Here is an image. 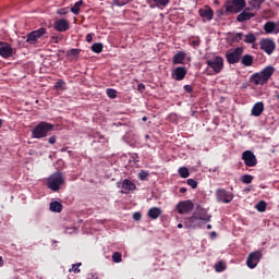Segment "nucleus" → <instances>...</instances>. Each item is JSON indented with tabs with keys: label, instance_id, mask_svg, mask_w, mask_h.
Segmentation results:
<instances>
[{
	"label": "nucleus",
	"instance_id": "63",
	"mask_svg": "<svg viewBox=\"0 0 279 279\" xmlns=\"http://www.w3.org/2000/svg\"><path fill=\"white\" fill-rule=\"evenodd\" d=\"M142 121H147V117H143V118H142Z\"/></svg>",
	"mask_w": 279,
	"mask_h": 279
},
{
	"label": "nucleus",
	"instance_id": "25",
	"mask_svg": "<svg viewBox=\"0 0 279 279\" xmlns=\"http://www.w3.org/2000/svg\"><path fill=\"white\" fill-rule=\"evenodd\" d=\"M241 64H243V66H252V64H254V57L252 54H244L241 58Z\"/></svg>",
	"mask_w": 279,
	"mask_h": 279
},
{
	"label": "nucleus",
	"instance_id": "42",
	"mask_svg": "<svg viewBox=\"0 0 279 279\" xmlns=\"http://www.w3.org/2000/svg\"><path fill=\"white\" fill-rule=\"evenodd\" d=\"M106 93H107V97H109V99H117V92H116V89L107 88Z\"/></svg>",
	"mask_w": 279,
	"mask_h": 279
},
{
	"label": "nucleus",
	"instance_id": "57",
	"mask_svg": "<svg viewBox=\"0 0 279 279\" xmlns=\"http://www.w3.org/2000/svg\"><path fill=\"white\" fill-rule=\"evenodd\" d=\"M177 228L182 229V228H184V225L179 223V225L177 226Z\"/></svg>",
	"mask_w": 279,
	"mask_h": 279
},
{
	"label": "nucleus",
	"instance_id": "53",
	"mask_svg": "<svg viewBox=\"0 0 279 279\" xmlns=\"http://www.w3.org/2000/svg\"><path fill=\"white\" fill-rule=\"evenodd\" d=\"M86 41H87V43H93V35L87 34V35H86Z\"/></svg>",
	"mask_w": 279,
	"mask_h": 279
},
{
	"label": "nucleus",
	"instance_id": "28",
	"mask_svg": "<svg viewBox=\"0 0 279 279\" xmlns=\"http://www.w3.org/2000/svg\"><path fill=\"white\" fill-rule=\"evenodd\" d=\"M264 32H266V34H274V32H276V23L275 22H267L264 25Z\"/></svg>",
	"mask_w": 279,
	"mask_h": 279
},
{
	"label": "nucleus",
	"instance_id": "19",
	"mask_svg": "<svg viewBox=\"0 0 279 279\" xmlns=\"http://www.w3.org/2000/svg\"><path fill=\"white\" fill-rule=\"evenodd\" d=\"M121 189L122 194L132 193V191H136V184L132 182L130 179H124L122 180Z\"/></svg>",
	"mask_w": 279,
	"mask_h": 279
},
{
	"label": "nucleus",
	"instance_id": "1",
	"mask_svg": "<svg viewBox=\"0 0 279 279\" xmlns=\"http://www.w3.org/2000/svg\"><path fill=\"white\" fill-rule=\"evenodd\" d=\"M276 72V69L271 65H268L264 68L260 72L254 73L250 77V82H253L255 86H264V84H267L269 80L271 78V75Z\"/></svg>",
	"mask_w": 279,
	"mask_h": 279
},
{
	"label": "nucleus",
	"instance_id": "59",
	"mask_svg": "<svg viewBox=\"0 0 279 279\" xmlns=\"http://www.w3.org/2000/svg\"><path fill=\"white\" fill-rule=\"evenodd\" d=\"M3 128V120L0 119V129Z\"/></svg>",
	"mask_w": 279,
	"mask_h": 279
},
{
	"label": "nucleus",
	"instance_id": "16",
	"mask_svg": "<svg viewBox=\"0 0 279 279\" xmlns=\"http://www.w3.org/2000/svg\"><path fill=\"white\" fill-rule=\"evenodd\" d=\"M187 72L189 71L186 70V68L178 66L172 71L171 77H172V80H175V82H182V80H184V77H186Z\"/></svg>",
	"mask_w": 279,
	"mask_h": 279
},
{
	"label": "nucleus",
	"instance_id": "11",
	"mask_svg": "<svg viewBox=\"0 0 279 279\" xmlns=\"http://www.w3.org/2000/svg\"><path fill=\"white\" fill-rule=\"evenodd\" d=\"M242 160L246 167H256L258 165V159H256V155L252 150H245L242 154Z\"/></svg>",
	"mask_w": 279,
	"mask_h": 279
},
{
	"label": "nucleus",
	"instance_id": "61",
	"mask_svg": "<svg viewBox=\"0 0 279 279\" xmlns=\"http://www.w3.org/2000/svg\"><path fill=\"white\" fill-rule=\"evenodd\" d=\"M146 141H149V134L145 135Z\"/></svg>",
	"mask_w": 279,
	"mask_h": 279
},
{
	"label": "nucleus",
	"instance_id": "29",
	"mask_svg": "<svg viewBox=\"0 0 279 279\" xmlns=\"http://www.w3.org/2000/svg\"><path fill=\"white\" fill-rule=\"evenodd\" d=\"M189 45H191V47H193L194 49H197V47H199V45H202V39L197 36H192L189 39Z\"/></svg>",
	"mask_w": 279,
	"mask_h": 279
},
{
	"label": "nucleus",
	"instance_id": "2",
	"mask_svg": "<svg viewBox=\"0 0 279 279\" xmlns=\"http://www.w3.org/2000/svg\"><path fill=\"white\" fill-rule=\"evenodd\" d=\"M49 132H53V124L41 121L32 130L33 138H47Z\"/></svg>",
	"mask_w": 279,
	"mask_h": 279
},
{
	"label": "nucleus",
	"instance_id": "40",
	"mask_svg": "<svg viewBox=\"0 0 279 279\" xmlns=\"http://www.w3.org/2000/svg\"><path fill=\"white\" fill-rule=\"evenodd\" d=\"M232 43H241L243 40V33H236L231 36Z\"/></svg>",
	"mask_w": 279,
	"mask_h": 279
},
{
	"label": "nucleus",
	"instance_id": "5",
	"mask_svg": "<svg viewBox=\"0 0 279 279\" xmlns=\"http://www.w3.org/2000/svg\"><path fill=\"white\" fill-rule=\"evenodd\" d=\"M245 49L243 47H238L234 50L228 51L226 53V59L229 64H239Z\"/></svg>",
	"mask_w": 279,
	"mask_h": 279
},
{
	"label": "nucleus",
	"instance_id": "8",
	"mask_svg": "<svg viewBox=\"0 0 279 279\" xmlns=\"http://www.w3.org/2000/svg\"><path fill=\"white\" fill-rule=\"evenodd\" d=\"M45 34H47V28L45 27L33 31L26 35V43H28V45H36V43H38V39L43 38Z\"/></svg>",
	"mask_w": 279,
	"mask_h": 279
},
{
	"label": "nucleus",
	"instance_id": "27",
	"mask_svg": "<svg viewBox=\"0 0 279 279\" xmlns=\"http://www.w3.org/2000/svg\"><path fill=\"white\" fill-rule=\"evenodd\" d=\"M82 5H84V0H78L77 2L74 3V5L70 9V12H72V14H80V9L82 8Z\"/></svg>",
	"mask_w": 279,
	"mask_h": 279
},
{
	"label": "nucleus",
	"instance_id": "34",
	"mask_svg": "<svg viewBox=\"0 0 279 279\" xmlns=\"http://www.w3.org/2000/svg\"><path fill=\"white\" fill-rule=\"evenodd\" d=\"M80 267H82V263H76V264H73L72 267L69 269V272L70 274H81V269Z\"/></svg>",
	"mask_w": 279,
	"mask_h": 279
},
{
	"label": "nucleus",
	"instance_id": "56",
	"mask_svg": "<svg viewBox=\"0 0 279 279\" xmlns=\"http://www.w3.org/2000/svg\"><path fill=\"white\" fill-rule=\"evenodd\" d=\"M0 267H3V257L0 256Z\"/></svg>",
	"mask_w": 279,
	"mask_h": 279
},
{
	"label": "nucleus",
	"instance_id": "60",
	"mask_svg": "<svg viewBox=\"0 0 279 279\" xmlns=\"http://www.w3.org/2000/svg\"><path fill=\"white\" fill-rule=\"evenodd\" d=\"M66 151V147L61 148V153L64 154Z\"/></svg>",
	"mask_w": 279,
	"mask_h": 279
},
{
	"label": "nucleus",
	"instance_id": "45",
	"mask_svg": "<svg viewBox=\"0 0 279 279\" xmlns=\"http://www.w3.org/2000/svg\"><path fill=\"white\" fill-rule=\"evenodd\" d=\"M57 14H59L60 16H66V14H69V8H62L57 10Z\"/></svg>",
	"mask_w": 279,
	"mask_h": 279
},
{
	"label": "nucleus",
	"instance_id": "24",
	"mask_svg": "<svg viewBox=\"0 0 279 279\" xmlns=\"http://www.w3.org/2000/svg\"><path fill=\"white\" fill-rule=\"evenodd\" d=\"M160 215H162V209H160V207H151L148 210L149 219H158V217H160Z\"/></svg>",
	"mask_w": 279,
	"mask_h": 279
},
{
	"label": "nucleus",
	"instance_id": "21",
	"mask_svg": "<svg viewBox=\"0 0 279 279\" xmlns=\"http://www.w3.org/2000/svg\"><path fill=\"white\" fill-rule=\"evenodd\" d=\"M146 3L149 8H167L171 0H146Z\"/></svg>",
	"mask_w": 279,
	"mask_h": 279
},
{
	"label": "nucleus",
	"instance_id": "17",
	"mask_svg": "<svg viewBox=\"0 0 279 279\" xmlns=\"http://www.w3.org/2000/svg\"><path fill=\"white\" fill-rule=\"evenodd\" d=\"M198 14L206 23V21H213V17L215 16V11H213L210 7L206 5L205 8L198 10Z\"/></svg>",
	"mask_w": 279,
	"mask_h": 279
},
{
	"label": "nucleus",
	"instance_id": "41",
	"mask_svg": "<svg viewBox=\"0 0 279 279\" xmlns=\"http://www.w3.org/2000/svg\"><path fill=\"white\" fill-rule=\"evenodd\" d=\"M132 0H112V5H118L121 8L122 5H128Z\"/></svg>",
	"mask_w": 279,
	"mask_h": 279
},
{
	"label": "nucleus",
	"instance_id": "31",
	"mask_svg": "<svg viewBox=\"0 0 279 279\" xmlns=\"http://www.w3.org/2000/svg\"><path fill=\"white\" fill-rule=\"evenodd\" d=\"M244 43H246V45H254V43H256V35L248 33L244 36Z\"/></svg>",
	"mask_w": 279,
	"mask_h": 279
},
{
	"label": "nucleus",
	"instance_id": "33",
	"mask_svg": "<svg viewBox=\"0 0 279 279\" xmlns=\"http://www.w3.org/2000/svg\"><path fill=\"white\" fill-rule=\"evenodd\" d=\"M255 208L258 213H265V210H267V203L265 201H260L256 204Z\"/></svg>",
	"mask_w": 279,
	"mask_h": 279
},
{
	"label": "nucleus",
	"instance_id": "22",
	"mask_svg": "<svg viewBox=\"0 0 279 279\" xmlns=\"http://www.w3.org/2000/svg\"><path fill=\"white\" fill-rule=\"evenodd\" d=\"M263 112H265V104H263V101H259L253 106L251 114L253 117H260Z\"/></svg>",
	"mask_w": 279,
	"mask_h": 279
},
{
	"label": "nucleus",
	"instance_id": "36",
	"mask_svg": "<svg viewBox=\"0 0 279 279\" xmlns=\"http://www.w3.org/2000/svg\"><path fill=\"white\" fill-rule=\"evenodd\" d=\"M64 86H66V82H64V80H59L54 84V89L56 90H64Z\"/></svg>",
	"mask_w": 279,
	"mask_h": 279
},
{
	"label": "nucleus",
	"instance_id": "10",
	"mask_svg": "<svg viewBox=\"0 0 279 279\" xmlns=\"http://www.w3.org/2000/svg\"><path fill=\"white\" fill-rule=\"evenodd\" d=\"M194 216L197 217L198 220L205 221V223L210 222V219H213V216L208 214V209L203 208L202 205L196 206Z\"/></svg>",
	"mask_w": 279,
	"mask_h": 279
},
{
	"label": "nucleus",
	"instance_id": "9",
	"mask_svg": "<svg viewBox=\"0 0 279 279\" xmlns=\"http://www.w3.org/2000/svg\"><path fill=\"white\" fill-rule=\"evenodd\" d=\"M260 258H263V252L255 251L251 253L246 259V265L250 269H255V267L258 266V263H260Z\"/></svg>",
	"mask_w": 279,
	"mask_h": 279
},
{
	"label": "nucleus",
	"instance_id": "18",
	"mask_svg": "<svg viewBox=\"0 0 279 279\" xmlns=\"http://www.w3.org/2000/svg\"><path fill=\"white\" fill-rule=\"evenodd\" d=\"M254 16H256V14L252 12V9L245 8L243 12L236 16V21L239 23H245V21H250V19H254Z\"/></svg>",
	"mask_w": 279,
	"mask_h": 279
},
{
	"label": "nucleus",
	"instance_id": "38",
	"mask_svg": "<svg viewBox=\"0 0 279 279\" xmlns=\"http://www.w3.org/2000/svg\"><path fill=\"white\" fill-rule=\"evenodd\" d=\"M113 263H121L123 260V255L119 252H114L111 256Z\"/></svg>",
	"mask_w": 279,
	"mask_h": 279
},
{
	"label": "nucleus",
	"instance_id": "13",
	"mask_svg": "<svg viewBox=\"0 0 279 279\" xmlns=\"http://www.w3.org/2000/svg\"><path fill=\"white\" fill-rule=\"evenodd\" d=\"M259 45H260L262 51H265V53H267L268 56H271V53L276 51V43H274L272 39H269V38L262 39Z\"/></svg>",
	"mask_w": 279,
	"mask_h": 279
},
{
	"label": "nucleus",
	"instance_id": "52",
	"mask_svg": "<svg viewBox=\"0 0 279 279\" xmlns=\"http://www.w3.org/2000/svg\"><path fill=\"white\" fill-rule=\"evenodd\" d=\"M137 90H138L140 93H143V90H145V84H143V83L138 84Z\"/></svg>",
	"mask_w": 279,
	"mask_h": 279
},
{
	"label": "nucleus",
	"instance_id": "48",
	"mask_svg": "<svg viewBox=\"0 0 279 279\" xmlns=\"http://www.w3.org/2000/svg\"><path fill=\"white\" fill-rule=\"evenodd\" d=\"M56 141H58V137L56 135H52L48 138V143L50 145H56Z\"/></svg>",
	"mask_w": 279,
	"mask_h": 279
},
{
	"label": "nucleus",
	"instance_id": "54",
	"mask_svg": "<svg viewBox=\"0 0 279 279\" xmlns=\"http://www.w3.org/2000/svg\"><path fill=\"white\" fill-rule=\"evenodd\" d=\"M275 34H279V22H278V23H276Z\"/></svg>",
	"mask_w": 279,
	"mask_h": 279
},
{
	"label": "nucleus",
	"instance_id": "26",
	"mask_svg": "<svg viewBox=\"0 0 279 279\" xmlns=\"http://www.w3.org/2000/svg\"><path fill=\"white\" fill-rule=\"evenodd\" d=\"M265 3V0H250L248 5L252 10H260V7Z\"/></svg>",
	"mask_w": 279,
	"mask_h": 279
},
{
	"label": "nucleus",
	"instance_id": "20",
	"mask_svg": "<svg viewBox=\"0 0 279 279\" xmlns=\"http://www.w3.org/2000/svg\"><path fill=\"white\" fill-rule=\"evenodd\" d=\"M69 21L64 19L58 20L53 24V28L57 32H69Z\"/></svg>",
	"mask_w": 279,
	"mask_h": 279
},
{
	"label": "nucleus",
	"instance_id": "7",
	"mask_svg": "<svg viewBox=\"0 0 279 279\" xmlns=\"http://www.w3.org/2000/svg\"><path fill=\"white\" fill-rule=\"evenodd\" d=\"M206 64L209 69H213L215 75H219L221 71H223V58L215 57L214 59L207 60Z\"/></svg>",
	"mask_w": 279,
	"mask_h": 279
},
{
	"label": "nucleus",
	"instance_id": "3",
	"mask_svg": "<svg viewBox=\"0 0 279 279\" xmlns=\"http://www.w3.org/2000/svg\"><path fill=\"white\" fill-rule=\"evenodd\" d=\"M64 184V174L62 172H54L47 179V186L53 193H58L60 187Z\"/></svg>",
	"mask_w": 279,
	"mask_h": 279
},
{
	"label": "nucleus",
	"instance_id": "23",
	"mask_svg": "<svg viewBox=\"0 0 279 279\" xmlns=\"http://www.w3.org/2000/svg\"><path fill=\"white\" fill-rule=\"evenodd\" d=\"M184 60H186V52L184 51H178L173 58L172 63L173 64H183Z\"/></svg>",
	"mask_w": 279,
	"mask_h": 279
},
{
	"label": "nucleus",
	"instance_id": "50",
	"mask_svg": "<svg viewBox=\"0 0 279 279\" xmlns=\"http://www.w3.org/2000/svg\"><path fill=\"white\" fill-rule=\"evenodd\" d=\"M88 278H89V279H100V278H99V274H97V272H92V274H89V275H88Z\"/></svg>",
	"mask_w": 279,
	"mask_h": 279
},
{
	"label": "nucleus",
	"instance_id": "44",
	"mask_svg": "<svg viewBox=\"0 0 279 279\" xmlns=\"http://www.w3.org/2000/svg\"><path fill=\"white\" fill-rule=\"evenodd\" d=\"M186 184L191 186V189H197V181H195V179H187Z\"/></svg>",
	"mask_w": 279,
	"mask_h": 279
},
{
	"label": "nucleus",
	"instance_id": "12",
	"mask_svg": "<svg viewBox=\"0 0 279 279\" xmlns=\"http://www.w3.org/2000/svg\"><path fill=\"white\" fill-rule=\"evenodd\" d=\"M195 208L193 201H183L177 205V210L179 215H189Z\"/></svg>",
	"mask_w": 279,
	"mask_h": 279
},
{
	"label": "nucleus",
	"instance_id": "14",
	"mask_svg": "<svg viewBox=\"0 0 279 279\" xmlns=\"http://www.w3.org/2000/svg\"><path fill=\"white\" fill-rule=\"evenodd\" d=\"M184 227L187 230H195L197 228H202V220L195 214L192 217L187 218V221L184 222Z\"/></svg>",
	"mask_w": 279,
	"mask_h": 279
},
{
	"label": "nucleus",
	"instance_id": "46",
	"mask_svg": "<svg viewBox=\"0 0 279 279\" xmlns=\"http://www.w3.org/2000/svg\"><path fill=\"white\" fill-rule=\"evenodd\" d=\"M81 51H82L81 49L73 48L70 50V56H74L75 58H77V56H80Z\"/></svg>",
	"mask_w": 279,
	"mask_h": 279
},
{
	"label": "nucleus",
	"instance_id": "35",
	"mask_svg": "<svg viewBox=\"0 0 279 279\" xmlns=\"http://www.w3.org/2000/svg\"><path fill=\"white\" fill-rule=\"evenodd\" d=\"M179 175H181V178H189V175H191V172L189 171V168L186 167H181L179 168Z\"/></svg>",
	"mask_w": 279,
	"mask_h": 279
},
{
	"label": "nucleus",
	"instance_id": "30",
	"mask_svg": "<svg viewBox=\"0 0 279 279\" xmlns=\"http://www.w3.org/2000/svg\"><path fill=\"white\" fill-rule=\"evenodd\" d=\"M51 213H62V205L60 202L54 201L50 203Z\"/></svg>",
	"mask_w": 279,
	"mask_h": 279
},
{
	"label": "nucleus",
	"instance_id": "43",
	"mask_svg": "<svg viewBox=\"0 0 279 279\" xmlns=\"http://www.w3.org/2000/svg\"><path fill=\"white\" fill-rule=\"evenodd\" d=\"M137 178L142 181H145V180H147V178H149V172L142 170V171H140Z\"/></svg>",
	"mask_w": 279,
	"mask_h": 279
},
{
	"label": "nucleus",
	"instance_id": "4",
	"mask_svg": "<svg viewBox=\"0 0 279 279\" xmlns=\"http://www.w3.org/2000/svg\"><path fill=\"white\" fill-rule=\"evenodd\" d=\"M245 0H231L227 1L225 4L226 12H229L230 14H239L241 10H245Z\"/></svg>",
	"mask_w": 279,
	"mask_h": 279
},
{
	"label": "nucleus",
	"instance_id": "47",
	"mask_svg": "<svg viewBox=\"0 0 279 279\" xmlns=\"http://www.w3.org/2000/svg\"><path fill=\"white\" fill-rule=\"evenodd\" d=\"M62 35H60V36H52L51 37V41L52 43H54V44H58V43H60L61 40H62Z\"/></svg>",
	"mask_w": 279,
	"mask_h": 279
},
{
	"label": "nucleus",
	"instance_id": "6",
	"mask_svg": "<svg viewBox=\"0 0 279 279\" xmlns=\"http://www.w3.org/2000/svg\"><path fill=\"white\" fill-rule=\"evenodd\" d=\"M216 199L220 204H230L234 199V194L223 187L216 190Z\"/></svg>",
	"mask_w": 279,
	"mask_h": 279
},
{
	"label": "nucleus",
	"instance_id": "15",
	"mask_svg": "<svg viewBox=\"0 0 279 279\" xmlns=\"http://www.w3.org/2000/svg\"><path fill=\"white\" fill-rule=\"evenodd\" d=\"M0 56L1 58H4L8 60V58H12V54L14 53V49H12V46L8 43L0 41Z\"/></svg>",
	"mask_w": 279,
	"mask_h": 279
},
{
	"label": "nucleus",
	"instance_id": "32",
	"mask_svg": "<svg viewBox=\"0 0 279 279\" xmlns=\"http://www.w3.org/2000/svg\"><path fill=\"white\" fill-rule=\"evenodd\" d=\"M92 51L94 53H101V51H104V44L95 43L94 45H92Z\"/></svg>",
	"mask_w": 279,
	"mask_h": 279
},
{
	"label": "nucleus",
	"instance_id": "49",
	"mask_svg": "<svg viewBox=\"0 0 279 279\" xmlns=\"http://www.w3.org/2000/svg\"><path fill=\"white\" fill-rule=\"evenodd\" d=\"M141 217H142V215H141V213H134L133 214V219L135 220V221H141Z\"/></svg>",
	"mask_w": 279,
	"mask_h": 279
},
{
	"label": "nucleus",
	"instance_id": "55",
	"mask_svg": "<svg viewBox=\"0 0 279 279\" xmlns=\"http://www.w3.org/2000/svg\"><path fill=\"white\" fill-rule=\"evenodd\" d=\"M186 191H187L186 187H181L180 189V193H186Z\"/></svg>",
	"mask_w": 279,
	"mask_h": 279
},
{
	"label": "nucleus",
	"instance_id": "58",
	"mask_svg": "<svg viewBox=\"0 0 279 279\" xmlns=\"http://www.w3.org/2000/svg\"><path fill=\"white\" fill-rule=\"evenodd\" d=\"M207 230H213V225H207Z\"/></svg>",
	"mask_w": 279,
	"mask_h": 279
},
{
	"label": "nucleus",
	"instance_id": "39",
	"mask_svg": "<svg viewBox=\"0 0 279 279\" xmlns=\"http://www.w3.org/2000/svg\"><path fill=\"white\" fill-rule=\"evenodd\" d=\"M215 269L218 274H221V271H226V264L220 260L215 265Z\"/></svg>",
	"mask_w": 279,
	"mask_h": 279
},
{
	"label": "nucleus",
	"instance_id": "62",
	"mask_svg": "<svg viewBox=\"0 0 279 279\" xmlns=\"http://www.w3.org/2000/svg\"><path fill=\"white\" fill-rule=\"evenodd\" d=\"M211 235H213V236H217V232L213 231V232H211Z\"/></svg>",
	"mask_w": 279,
	"mask_h": 279
},
{
	"label": "nucleus",
	"instance_id": "37",
	"mask_svg": "<svg viewBox=\"0 0 279 279\" xmlns=\"http://www.w3.org/2000/svg\"><path fill=\"white\" fill-rule=\"evenodd\" d=\"M253 180H254V177L251 174H244L241 178V182H243V184H252Z\"/></svg>",
	"mask_w": 279,
	"mask_h": 279
},
{
	"label": "nucleus",
	"instance_id": "51",
	"mask_svg": "<svg viewBox=\"0 0 279 279\" xmlns=\"http://www.w3.org/2000/svg\"><path fill=\"white\" fill-rule=\"evenodd\" d=\"M183 88H184L185 93H191L193 90V86H191V85H184Z\"/></svg>",
	"mask_w": 279,
	"mask_h": 279
}]
</instances>
